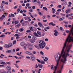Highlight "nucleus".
Masks as SVG:
<instances>
[{
    "label": "nucleus",
    "mask_w": 73,
    "mask_h": 73,
    "mask_svg": "<svg viewBox=\"0 0 73 73\" xmlns=\"http://www.w3.org/2000/svg\"><path fill=\"white\" fill-rule=\"evenodd\" d=\"M35 42V40H33V39H31V41H30V42H31V43H32L33 44H34V43Z\"/></svg>",
    "instance_id": "18"
},
{
    "label": "nucleus",
    "mask_w": 73,
    "mask_h": 73,
    "mask_svg": "<svg viewBox=\"0 0 73 73\" xmlns=\"http://www.w3.org/2000/svg\"><path fill=\"white\" fill-rule=\"evenodd\" d=\"M8 45L9 48H11L12 46V44L11 43H9L8 44Z\"/></svg>",
    "instance_id": "15"
},
{
    "label": "nucleus",
    "mask_w": 73,
    "mask_h": 73,
    "mask_svg": "<svg viewBox=\"0 0 73 73\" xmlns=\"http://www.w3.org/2000/svg\"><path fill=\"white\" fill-rule=\"evenodd\" d=\"M46 29H50V27L48 26L46 27Z\"/></svg>",
    "instance_id": "50"
},
{
    "label": "nucleus",
    "mask_w": 73,
    "mask_h": 73,
    "mask_svg": "<svg viewBox=\"0 0 73 73\" xmlns=\"http://www.w3.org/2000/svg\"><path fill=\"white\" fill-rule=\"evenodd\" d=\"M50 3H52V4H54L56 3V2L54 1H51L50 2Z\"/></svg>",
    "instance_id": "49"
},
{
    "label": "nucleus",
    "mask_w": 73,
    "mask_h": 73,
    "mask_svg": "<svg viewBox=\"0 0 73 73\" xmlns=\"http://www.w3.org/2000/svg\"><path fill=\"white\" fill-rule=\"evenodd\" d=\"M3 71H4V69H2L1 70H0V73H2Z\"/></svg>",
    "instance_id": "35"
},
{
    "label": "nucleus",
    "mask_w": 73,
    "mask_h": 73,
    "mask_svg": "<svg viewBox=\"0 0 73 73\" xmlns=\"http://www.w3.org/2000/svg\"><path fill=\"white\" fill-rule=\"evenodd\" d=\"M58 7L59 8H61L62 7V6L61 5H59L58 6Z\"/></svg>",
    "instance_id": "42"
},
{
    "label": "nucleus",
    "mask_w": 73,
    "mask_h": 73,
    "mask_svg": "<svg viewBox=\"0 0 73 73\" xmlns=\"http://www.w3.org/2000/svg\"><path fill=\"white\" fill-rule=\"evenodd\" d=\"M61 15H62V16H65V14H64L62 13H61Z\"/></svg>",
    "instance_id": "58"
},
{
    "label": "nucleus",
    "mask_w": 73,
    "mask_h": 73,
    "mask_svg": "<svg viewBox=\"0 0 73 73\" xmlns=\"http://www.w3.org/2000/svg\"><path fill=\"white\" fill-rule=\"evenodd\" d=\"M54 35L55 36H57L58 35L57 34H58V31H57L56 30H54Z\"/></svg>",
    "instance_id": "6"
},
{
    "label": "nucleus",
    "mask_w": 73,
    "mask_h": 73,
    "mask_svg": "<svg viewBox=\"0 0 73 73\" xmlns=\"http://www.w3.org/2000/svg\"><path fill=\"white\" fill-rule=\"evenodd\" d=\"M19 38H20V37L18 36L16 37V39L17 40V39H19Z\"/></svg>",
    "instance_id": "61"
},
{
    "label": "nucleus",
    "mask_w": 73,
    "mask_h": 73,
    "mask_svg": "<svg viewBox=\"0 0 73 73\" xmlns=\"http://www.w3.org/2000/svg\"><path fill=\"white\" fill-rule=\"evenodd\" d=\"M25 20H26L27 21H28V19H30L31 17H23Z\"/></svg>",
    "instance_id": "4"
},
{
    "label": "nucleus",
    "mask_w": 73,
    "mask_h": 73,
    "mask_svg": "<svg viewBox=\"0 0 73 73\" xmlns=\"http://www.w3.org/2000/svg\"><path fill=\"white\" fill-rule=\"evenodd\" d=\"M52 11L53 12L52 13H55V11H56V9H54V8H52Z\"/></svg>",
    "instance_id": "16"
},
{
    "label": "nucleus",
    "mask_w": 73,
    "mask_h": 73,
    "mask_svg": "<svg viewBox=\"0 0 73 73\" xmlns=\"http://www.w3.org/2000/svg\"><path fill=\"white\" fill-rule=\"evenodd\" d=\"M60 29L62 31H64V30L63 29V28L62 27H60Z\"/></svg>",
    "instance_id": "31"
},
{
    "label": "nucleus",
    "mask_w": 73,
    "mask_h": 73,
    "mask_svg": "<svg viewBox=\"0 0 73 73\" xmlns=\"http://www.w3.org/2000/svg\"><path fill=\"white\" fill-rule=\"evenodd\" d=\"M3 19H4V18H3V17H1L0 18V21H3Z\"/></svg>",
    "instance_id": "25"
},
{
    "label": "nucleus",
    "mask_w": 73,
    "mask_h": 73,
    "mask_svg": "<svg viewBox=\"0 0 73 73\" xmlns=\"http://www.w3.org/2000/svg\"><path fill=\"white\" fill-rule=\"evenodd\" d=\"M15 24H18V21H15Z\"/></svg>",
    "instance_id": "63"
},
{
    "label": "nucleus",
    "mask_w": 73,
    "mask_h": 73,
    "mask_svg": "<svg viewBox=\"0 0 73 73\" xmlns=\"http://www.w3.org/2000/svg\"><path fill=\"white\" fill-rule=\"evenodd\" d=\"M37 33L38 35H41V33L39 31H37Z\"/></svg>",
    "instance_id": "32"
},
{
    "label": "nucleus",
    "mask_w": 73,
    "mask_h": 73,
    "mask_svg": "<svg viewBox=\"0 0 73 73\" xmlns=\"http://www.w3.org/2000/svg\"><path fill=\"white\" fill-rule=\"evenodd\" d=\"M11 50H7L6 51V52L7 53H11Z\"/></svg>",
    "instance_id": "19"
},
{
    "label": "nucleus",
    "mask_w": 73,
    "mask_h": 73,
    "mask_svg": "<svg viewBox=\"0 0 73 73\" xmlns=\"http://www.w3.org/2000/svg\"><path fill=\"white\" fill-rule=\"evenodd\" d=\"M36 60L38 62H40L41 61H40V60H38V59H36Z\"/></svg>",
    "instance_id": "47"
},
{
    "label": "nucleus",
    "mask_w": 73,
    "mask_h": 73,
    "mask_svg": "<svg viewBox=\"0 0 73 73\" xmlns=\"http://www.w3.org/2000/svg\"><path fill=\"white\" fill-rule=\"evenodd\" d=\"M40 53L41 55H43V54H44V52L42 51L40 52Z\"/></svg>",
    "instance_id": "37"
},
{
    "label": "nucleus",
    "mask_w": 73,
    "mask_h": 73,
    "mask_svg": "<svg viewBox=\"0 0 73 73\" xmlns=\"http://www.w3.org/2000/svg\"><path fill=\"white\" fill-rule=\"evenodd\" d=\"M15 66L17 67V68H19V66H18V65L16 64H15Z\"/></svg>",
    "instance_id": "45"
},
{
    "label": "nucleus",
    "mask_w": 73,
    "mask_h": 73,
    "mask_svg": "<svg viewBox=\"0 0 73 73\" xmlns=\"http://www.w3.org/2000/svg\"><path fill=\"white\" fill-rule=\"evenodd\" d=\"M7 73H11V71L9 70H8L7 72Z\"/></svg>",
    "instance_id": "52"
},
{
    "label": "nucleus",
    "mask_w": 73,
    "mask_h": 73,
    "mask_svg": "<svg viewBox=\"0 0 73 73\" xmlns=\"http://www.w3.org/2000/svg\"><path fill=\"white\" fill-rule=\"evenodd\" d=\"M34 31H37V28L34 27Z\"/></svg>",
    "instance_id": "36"
},
{
    "label": "nucleus",
    "mask_w": 73,
    "mask_h": 73,
    "mask_svg": "<svg viewBox=\"0 0 73 73\" xmlns=\"http://www.w3.org/2000/svg\"><path fill=\"white\" fill-rule=\"evenodd\" d=\"M1 9H3V7H4V5L3 4H1Z\"/></svg>",
    "instance_id": "44"
},
{
    "label": "nucleus",
    "mask_w": 73,
    "mask_h": 73,
    "mask_svg": "<svg viewBox=\"0 0 73 73\" xmlns=\"http://www.w3.org/2000/svg\"><path fill=\"white\" fill-rule=\"evenodd\" d=\"M5 35H1V36H0V37H3L4 38L5 37Z\"/></svg>",
    "instance_id": "28"
},
{
    "label": "nucleus",
    "mask_w": 73,
    "mask_h": 73,
    "mask_svg": "<svg viewBox=\"0 0 73 73\" xmlns=\"http://www.w3.org/2000/svg\"><path fill=\"white\" fill-rule=\"evenodd\" d=\"M38 66L41 69H42V65L40 64H38Z\"/></svg>",
    "instance_id": "13"
},
{
    "label": "nucleus",
    "mask_w": 73,
    "mask_h": 73,
    "mask_svg": "<svg viewBox=\"0 0 73 73\" xmlns=\"http://www.w3.org/2000/svg\"><path fill=\"white\" fill-rule=\"evenodd\" d=\"M54 57L55 58L57 64L56 66H54V71L53 73H56V71L57 69V68L58 67V64H59V62H60V60L58 59L57 56H55ZM63 68H64V65H62L60 67V69L57 72V73H61V72L62 71V69H63Z\"/></svg>",
    "instance_id": "1"
},
{
    "label": "nucleus",
    "mask_w": 73,
    "mask_h": 73,
    "mask_svg": "<svg viewBox=\"0 0 73 73\" xmlns=\"http://www.w3.org/2000/svg\"><path fill=\"white\" fill-rule=\"evenodd\" d=\"M33 54H36V52L35 51H33Z\"/></svg>",
    "instance_id": "54"
},
{
    "label": "nucleus",
    "mask_w": 73,
    "mask_h": 73,
    "mask_svg": "<svg viewBox=\"0 0 73 73\" xmlns=\"http://www.w3.org/2000/svg\"><path fill=\"white\" fill-rule=\"evenodd\" d=\"M7 69L8 70H11V67L9 66H8L7 67Z\"/></svg>",
    "instance_id": "11"
},
{
    "label": "nucleus",
    "mask_w": 73,
    "mask_h": 73,
    "mask_svg": "<svg viewBox=\"0 0 73 73\" xmlns=\"http://www.w3.org/2000/svg\"><path fill=\"white\" fill-rule=\"evenodd\" d=\"M38 12V14L40 15V16H42V13L41 12H39V11Z\"/></svg>",
    "instance_id": "27"
},
{
    "label": "nucleus",
    "mask_w": 73,
    "mask_h": 73,
    "mask_svg": "<svg viewBox=\"0 0 73 73\" xmlns=\"http://www.w3.org/2000/svg\"><path fill=\"white\" fill-rule=\"evenodd\" d=\"M70 12V9H68V10H66V13L68 14V13H69V12Z\"/></svg>",
    "instance_id": "12"
},
{
    "label": "nucleus",
    "mask_w": 73,
    "mask_h": 73,
    "mask_svg": "<svg viewBox=\"0 0 73 73\" xmlns=\"http://www.w3.org/2000/svg\"><path fill=\"white\" fill-rule=\"evenodd\" d=\"M45 48L46 49H47V50H48L49 49V47H47V46H46Z\"/></svg>",
    "instance_id": "57"
},
{
    "label": "nucleus",
    "mask_w": 73,
    "mask_h": 73,
    "mask_svg": "<svg viewBox=\"0 0 73 73\" xmlns=\"http://www.w3.org/2000/svg\"><path fill=\"white\" fill-rule=\"evenodd\" d=\"M24 31V29L21 28L20 29H19V31L20 32H23Z\"/></svg>",
    "instance_id": "20"
},
{
    "label": "nucleus",
    "mask_w": 73,
    "mask_h": 73,
    "mask_svg": "<svg viewBox=\"0 0 73 73\" xmlns=\"http://www.w3.org/2000/svg\"><path fill=\"white\" fill-rule=\"evenodd\" d=\"M30 29L31 31H34V27H30Z\"/></svg>",
    "instance_id": "23"
},
{
    "label": "nucleus",
    "mask_w": 73,
    "mask_h": 73,
    "mask_svg": "<svg viewBox=\"0 0 73 73\" xmlns=\"http://www.w3.org/2000/svg\"><path fill=\"white\" fill-rule=\"evenodd\" d=\"M1 64H2V65H5L6 63L5 62H3V60H2V62H1Z\"/></svg>",
    "instance_id": "22"
},
{
    "label": "nucleus",
    "mask_w": 73,
    "mask_h": 73,
    "mask_svg": "<svg viewBox=\"0 0 73 73\" xmlns=\"http://www.w3.org/2000/svg\"><path fill=\"white\" fill-rule=\"evenodd\" d=\"M57 11L58 12H60V11H61V9H58L57 10Z\"/></svg>",
    "instance_id": "56"
},
{
    "label": "nucleus",
    "mask_w": 73,
    "mask_h": 73,
    "mask_svg": "<svg viewBox=\"0 0 73 73\" xmlns=\"http://www.w3.org/2000/svg\"><path fill=\"white\" fill-rule=\"evenodd\" d=\"M20 44L21 46H24L25 45V43L24 42H21Z\"/></svg>",
    "instance_id": "9"
},
{
    "label": "nucleus",
    "mask_w": 73,
    "mask_h": 73,
    "mask_svg": "<svg viewBox=\"0 0 73 73\" xmlns=\"http://www.w3.org/2000/svg\"><path fill=\"white\" fill-rule=\"evenodd\" d=\"M32 38L33 40H36L37 39V38L35 36H33L32 37Z\"/></svg>",
    "instance_id": "24"
},
{
    "label": "nucleus",
    "mask_w": 73,
    "mask_h": 73,
    "mask_svg": "<svg viewBox=\"0 0 73 73\" xmlns=\"http://www.w3.org/2000/svg\"><path fill=\"white\" fill-rule=\"evenodd\" d=\"M4 47H5L6 49H8V48H9V46H8V44H7L4 45Z\"/></svg>",
    "instance_id": "10"
},
{
    "label": "nucleus",
    "mask_w": 73,
    "mask_h": 73,
    "mask_svg": "<svg viewBox=\"0 0 73 73\" xmlns=\"http://www.w3.org/2000/svg\"><path fill=\"white\" fill-rule=\"evenodd\" d=\"M26 53L27 54H29V55H31V56H33L34 55L33 54L29 52V51H26Z\"/></svg>",
    "instance_id": "8"
},
{
    "label": "nucleus",
    "mask_w": 73,
    "mask_h": 73,
    "mask_svg": "<svg viewBox=\"0 0 73 73\" xmlns=\"http://www.w3.org/2000/svg\"><path fill=\"white\" fill-rule=\"evenodd\" d=\"M40 63L42 64H45V62L44 61L42 60L40 61Z\"/></svg>",
    "instance_id": "21"
},
{
    "label": "nucleus",
    "mask_w": 73,
    "mask_h": 73,
    "mask_svg": "<svg viewBox=\"0 0 73 73\" xmlns=\"http://www.w3.org/2000/svg\"><path fill=\"white\" fill-rule=\"evenodd\" d=\"M19 36V35L18 34H16L15 35V37H16V36Z\"/></svg>",
    "instance_id": "53"
},
{
    "label": "nucleus",
    "mask_w": 73,
    "mask_h": 73,
    "mask_svg": "<svg viewBox=\"0 0 73 73\" xmlns=\"http://www.w3.org/2000/svg\"><path fill=\"white\" fill-rule=\"evenodd\" d=\"M38 24L39 26L40 27H42V29H43V28H44V26H43V25H42V23H41L40 22H38Z\"/></svg>",
    "instance_id": "3"
},
{
    "label": "nucleus",
    "mask_w": 73,
    "mask_h": 73,
    "mask_svg": "<svg viewBox=\"0 0 73 73\" xmlns=\"http://www.w3.org/2000/svg\"><path fill=\"white\" fill-rule=\"evenodd\" d=\"M31 60L33 61H35L36 60V57L34 56H31Z\"/></svg>",
    "instance_id": "5"
},
{
    "label": "nucleus",
    "mask_w": 73,
    "mask_h": 73,
    "mask_svg": "<svg viewBox=\"0 0 73 73\" xmlns=\"http://www.w3.org/2000/svg\"><path fill=\"white\" fill-rule=\"evenodd\" d=\"M43 22H47V20H43Z\"/></svg>",
    "instance_id": "64"
},
{
    "label": "nucleus",
    "mask_w": 73,
    "mask_h": 73,
    "mask_svg": "<svg viewBox=\"0 0 73 73\" xmlns=\"http://www.w3.org/2000/svg\"><path fill=\"white\" fill-rule=\"evenodd\" d=\"M17 7L16 6H15L13 7V9H17Z\"/></svg>",
    "instance_id": "46"
},
{
    "label": "nucleus",
    "mask_w": 73,
    "mask_h": 73,
    "mask_svg": "<svg viewBox=\"0 0 73 73\" xmlns=\"http://www.w3.org/2000/svg\"><path fill=\"white\" fill-rule=\"evenodd\" d=\"M31 7H28V9H29L30 10H29V11L30 12H33V9L31 8Z\"/></svg>",
    "instance_id": "7"
},
{
    "label": "nucleus",
    "mask_w": 73,
    "mask_h": 73,
    "mask_svg": "<svg viewBox=\"0 0 73 73\" xmlns=\"http://www.w3.org/2000/svg\"><path fill=\"white\" fill-rule=\"evenodd\" d=\"M26 58H27V59H29V60H31V58L29 56H26Z\"/></svg>",
    "instance_id": "39"
},
{
    "label": "nucleus",
    "mask_w": 73,
    "mask_h": 73,
    "mask_svg": "<svg viewBox=\"0 0 73 73\" xmlns=\"http://www.w3.org/2000/svg\"><path fill=\"white\" fill-rule=\"evenodd\" d=\"M26 32L27 33H29V32H31V31L30 30H28L26 31Z\"/></svg>",
    "instance_id": "33"
},
{
    "label": "nucleus",
    "mask_w": 73,
    "mask_h": 73,
    "mask_svg": "<svg viewBox=\"0 0 73 73\" xmlns=\"http://www.w3.org/2000/svg\"><path fill=\"white\" fill-rule=\"evenodd\" d=\"M29 5H30L29 3H27L26 4V6L27 7H29Z\"/></svg>",
    "instance_id": "40"
},
{
    "label": "nucleus",
    "mask_w": 73,
    "mask_h": 73,
    "mask_svg": "<svg viewBox=\"0 0 73 73\" xmlns=\"http://www.w3.org/2000/svg\"><path fill=\"white\" fill-rule=\"evenodd\" d=\"M37 3H38V4H40V3H41V2L39 0H38Z\"/></svg>",
    "instance_id": "59"
},
{
    "label": "nucleus",
    "mask_w": 73,
    "mask_h": 73,
    "mask_svg": "<svg viewBox=\"0 0 73 73\" xmlns=\"http://www.w3.org/2000/svg\"><path fill=\"white\" fill-rule=\"evenodd\" d=\"M35 46L36 47V48H37V49H39V47H38V46L36 45H35Z\"/></svg>",
    "instance_id": "29"
},
{
    "label": "nucleus",
    "mask_w": 73,
    "mask_h": 73,
    "mask_svg": "<svg viewBox=\"0 0 73 73\" xmlns=\"http://www.w3.org/2000/svg\"><path fill=\"white\" fill-rule=\"evenodd\" d=\"M69 73H72V71L71 70H69Z\"/></svg>",
    "instance_id": "62"
},
{
    "label": "nucleus",
    "mask_w": 73,
    "mask_h": 73,
    "mask_svg": "<svg viewBox=\"0 0 73 73\" xmlns=\"http://www.w3.org/2000/svg\"><path fill=\"white\" fill-rule=\"evenodd\" d=\"M69 5H68V7H71V5H72V3L71 2H69L68 3Z\"/></svg>",
    "instance_id": "17"
},
{
    "label": "nucleus",
    "mask_w": 73,
    "mask_h": 73,
    "mask_svg": "<svg viewBox=\"0 0 73 73\" xmlns=\"http://www.w3.org/2000/svg\"><path fill=\"white\" fill-rule=\"evenodd\" d=\"M16 54L18 56H21V54H20V53L19 52H17Z\"/></svg>",
    "instance_id": "43"
},
{
    "label": "nucleus",
    "mask_w": 73,
    "mask_h": 73,
    "mask_svg": "<svg viewBox=\"0 0 73 73\" xmlns=\"http://www.w3.org/2000/svg\"><path fill=\"white\" fill-rule=\"evenodd\" d=\"M36 8V7H35V6H33L32 7V9H35Z\"/></svg>",
    "instance_id": "48"
},
{
    "label": "nucleus",
    "mask_w": 73,
    "mask_h": 73,
    "mask_svg": "<svg viewBox=\"0 0 73 73\" xmlns=\"http://www.w3.org/2000/svg\"><path fill=\"white\" fill-rule=\"evenodd\" d=\"M23 11L24 13H26L27 12V10H23Z\"/></svg>",
    "instance_id": "55"
},
{
    "label": "nucleus",
    "mask_w": 73,
    "mask_h": 73,
    "mask_svg": "<svg viewBox=\"0 0 73 73\" xmlns=\"http://www.w3.org/2000/svg\"><path fill=\"white\" fill-rule=\"evenodd\" d=\"M33 3H36L37 2V0H34V2H33L32 1Z\"/></svg>",
    "instance_id": "51"
},
{
    "label": "nucleus",
    "mask_w": 73,
    "mask_h": 73,
    "mask_svg": "<svg viewBox=\"0 0 73 73\" xmlns=\"http://www.w3.org/2000/svg\"><path fill=\"white\" fill-rule=\"evenodd\" d=\"M0 67H2V68H4L5 66H4V65H1L0 64Z\"/></svg>",
    "instance_id": "34"
},
{
    "label": "nucleus",
    "mask_w": 73,
    "mask_h": 73,
    "mask_svg": "<svg viewBox=\"0 0 73 73\" xmlns=\"http://www.w3.org/2000/svg\"><path fill=\"white\" fill-rule=\"evenodd\" d=\"M34 35H35V36H36V37H40V36H38V35L37 34V33L36 32L34 33Z\"/></svg>",
    "instance_id": "14"
},
{
    "label": "nucleus",
    "mask_w": 73,
    "mask_h": 73,
    "mask_svg": "<svg viewBox=\"0 0 73 73\" xmlns=\"http://www.w3.org/2000/svg\"><path fill=\"white\" fill-rule=\"evenodd\" d=\"M39 42L40 44H39V47L41 49H44L45 48V46L46 45L45 42L42 40L39 41Z\"/></svg>",
    "instance_id": "2"
},
{
    "label": "nucleus",
    "mask_w": 73,
    "mask_h": 73,
    "mask_svg": "<svg viewBox=\"0 0 73 73\" xmlns=\"http://www.w3.org/2000/svg\"><path fill=\"white\" fill-rule=\"evenodd\" d=\"M55 14H56V15H59V14H60V12H57Z\"/></svg>",
    "instance_id": "41"
},
{
    "label": "nucleus",
    "mask_w": 73,
    "mask_h": 73,
    "mask_svg": "<svg viewBox=\"0 0 73 73\" xmlns=\"http://www.w3.org/2000/svg\"><path fill=\"white\" fill-rule=\"evenodd\" d=\"M35 68H38V64H35Z\"/></svg>",
    "instance_id": "30"
},
{
    "label": "nucleus",
    "mask_w": 73,
    "mask_h": 73,
    "mask_svg": "<svg viewBox=\"0 0 73 73\" xmlns=\"http://www.w3.org/2000/svg\"><path fill=\"white\" fill-rule=\"evenodd\" d=\"M16 40H14L13 42V44L15 45V44H16Z\"/></svg>",
    "instance_id": "38"
},
{
    "label": "nucleus",
    "mask_w": 73,
    "mask_h": 73,
    "mask_svg": "<svg viewBox=\"0 0 73 73\" xmlns=\"http://www.w3.org/2000/svg\"><path fill=\"white\" fill-rule=\"evenodd\" d=\"M43 9H44V10H45V11H48V9H47V8L45 7H43Z\"/></svg>",
    "instance_id": "26"
},
{
    "label": "nucleus",
    "mask_w": 73,
    "mask_h": 73,
    "mask_svg": "<svg viewBox=\"0 0 73 73\" xmlns=\"http://www.w3.org/2000/svg\"><path fill=\"white\" fill-rule=\"evenodd\" d=\"M34 27H37V25L36 24H34Z\"/></svg>",
    "instance_id": "60"
}]
</instances>
